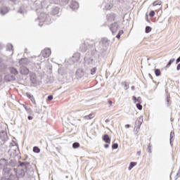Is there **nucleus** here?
<instances>
[{"label": "nucleus", "mask_w": 180, "mask_h": 180, "mask_svg": "<svg viewBox=\"0 0 180 180\" xmlns=\"http://www.w3.org/2000/svg\"><path fill=\"white\" fill-rule=\"evenodd\" d=\"M20 74H22V75H27L29 74V69L25 67L21 68Z\"/></svg>", "instance_id": "obj_3"}, {"label": "nucleus", "mask_w": 180, "mask_h": 180, "mask_svg": "<svg viewBox=\"0 0 180 180\" xmlns=\"http://www.w3.org/2000/svg\"><path fill=\"white\" fill-rule=\"evenodd\" d=\"M95 72H96V68H94L91 70V75H94V74H95Z\"/></svg>", "instance_id": "obj_22"}, {"label": "nucleus", "mask_w": 180, "mask_h": 180, "mask_svg": "<svg viewBox=\"0 0 180 180\" xmlns=\"http://www.w3.org/2000/svg\"><path fill=\"white\" fill-rule=\"evenodd\" d=\"M174 61H175V58L171 59L167 63V65H166V68H169V67H171V64H172Z\"/></svg>", "instance_id": "obj_10"}, {"label": "nucleus", "mask_w": 180, "mask_h": 180, "mask_svg": "<svg viewBox=\"0 0 180 180\" xmlns=\"http://www.w3.org/2000/svg\"><path fill=\"white\" fill-rule=\"evenodd\" d=\"M6 81H15V76L7 75L5 77Z\"/></svg>", "instance_id": "obj_7"}, {"label": "nucleus", "mask_w": 180, "mask_h": 180, "mask_svg": "<svg viewBox=\"0 0 180 180\" xmlns=\"http://www.w3.org/2000/svg\"><path fill=\"white\" fill-rule=\"evenodd\" d=\"M123 88L126 90L129 89V83L124 82L122 83Z\"/></svg>", "instance_id": "obj_11"}, {"label": "nucleus", "mask_w": 180, "mask_h": 180, "mask_svg": "<svg viewBox=\"0 0 180 180\" xmlns=\"http://www.w3.org/2000/svg\"><path fill=\"white\" fill-rule=\"evenodd\" d=\"M120 36H122V35L117 34V35L116 36L117 39H120Z\"/></svg>", "instance_id": "obj_35"}, {"label": "nucleus", "mask_w": 180, "mask_h": 180, "mask_svg": "<svg viewBox=\"0 0 180 180\" xmlns=\"http://www.w3.org/2000/svg\"><path fill=\"white\" fill-rule=\"evenodd\" d=\"M103 44L107 43L108 46H109V40H108L107 39H103Z\"/></svg>", "instance_id": "obj_24"}, {"label": "nucleus", "mask_w": 180, "mask_h": 180, "mask_svg": "<svg viewBox=\"0 0 180 180\" xmlns=\"http://www.w3.org/2000/svg\"><path fill=\"white\" fill-rule=\"evenodd\" d=\"M103 140L105 141V143H107L108 144H110V137H109V135L108 134L103 135Z\"/></svg>", "instance_id": "obj_4"}, {"label": "nucleus", "mask_w": 180, "mask_h": 180, "mask_svg": "<svg viewBox=\"0 0 180 180\" xmlns=\"http://www.w3.org/2000/svg\"><path fill=\"white\" fill-rule=\"evenodd\" d=\"M133 100L134 101H137V102H141V98L140 97H139L138 98L136 96L133 97Z\"/></svg>", "instance_id": "obj_23"}, {"label": "nucleus", "mask_w": 180, "mask_h": 180, "mask_svg": "<svg viewBox=\"0 0 180 180\" xmlns=\"http://www.w3.org/2000/svg\"><path fill=\"white\" fill-rule=\"evenodd\" d=\"M124 32L123 30H120L118 32V34H120V36H122V34H123Z\"/></svg>", "instance_id": "obj_28"}, {"label": "nucleus", "mask_w": 180, "mask_h": 180, "mask_svg": "<svg viewBox=\"0 0 180 180\" xmlns=\"http://www.w3.org/2000/svg\"><path fill=\"white\" fill-rule=\"evenodd\" d=\"M76 61H79V56H78V57L77 58Z\"/></svg>", "instance_id": "obj_39"}, {"label": "nucleus", "mask_w": 180, "mask_h": 180, "mask_svg": "<svg viewBox=\"0 0 180 180\" xmlns=\"http://www.w3.org/2000/svg\"><path fill=\"white\" fill-rule=\"evenodd\" d=\"M94 117H95V114L91 113V114H89V115H86L84 117V119H86L87 120H91V119H94Z\"/></svg>", "instance_id": "obj_8"}, {"label": "nucleus", "mask_w": 180, "mask_h": 180, "mask_svg": "<svg viewBox=\"0 0 180 180\" xmlns=\"http://www.w3.org/2000/svg\"><path fill=\"white\" fill-rule=\"evenodd\" d=\"M130 127V124H126L125 125V129H129Z\"/></svg>", "instance_id": "obj_33"}, {"label": "nucleus", "mask_w": 180, "mask_h": 180, "mask_svg": "<svg viewBox=\"0 0 180 180\" xmlns=\"http://www.w3.org/2000/svg\"><path fill=\"white\" fill-rule=\"evenodd\" d=\"M73 58H75V56H73Z\"/></svg>", "instance_id": "obj_42"}, {"label": "nucleus", "mask_w": 180, "mask_h": 180, "mask_svg": "<svg viewBox=\"0 0 180 180\" xmlns=\"http://www.w3.org/2000/svg\"><path fill=\"white\" fill-rule=\"evenodd\" d=\"M137 155H141V151H138V152H137Z\"/></svg>", "instance_id": "obj_36"}, {"label": "nucleus", "mask_w": 180, "mask_h": 180, "mask_svg": "<svg viewBox=\"0 0 180 180\" xmlns=\"http://www.w3.org/2000/svg\"><path fill=\"white\" fill-rule=\"evenodd\" d=\"M118 147H119V145H118L117 143H114V144H112V148L113 150L117 149Z\"/></svg>", "instance_id": "obj_21"}, {"label": "nucleus", "mask_w": 180, "mask_h": 180, "mask_svg": "<svg viewBox=\"0 0 180 180\" xmlns=\"http://www.w3.org/2000/svg\"><path fill=\"white\" fill-rule=\"evenodd\" d=\"M33 151H34V153H40V148H39V147H37V146H34L33 148Z\"/></svg>", "instance_id": "obj_17"}, {"label": "nucleus", "mask_w": 180, "mask_h": 180, "mask_svg": "<svg viewBox=\"0 0 180 180\" xmlns=\"http://www.w3.org/2000/svg\"><path fill=\"white\" fill-rule=\"evenodd\" d=\"M42 56L45 58H47L50 57V56H51V50L50 49H45L42 51Z\"/></svg>", "instance_id": "obj_2"}, {"label": "nucleus", "mask_w": 180, "mask_h": 180, "mask_svg": "<svg viewBox=\"0 0 180 180\" xmlns=\"http://www.w3.org/2000/svg\"><path fill=\"white\" fill-rule=\"evenodd\" d=\"M11 74H14V75H18V70L15 68H12L11 69Z\"/></svg>", "instance_id": "obj_14"}, {"label": "nucleus", "mask_w": 180, "mask_h": 180, "mask_svg": "<svg viewBox=\"0 0 180 180\" xmlns=\"http://www.w3.org/2000/svg\"><path fill=\"white\" fill-rule=\"evenodd\" d=\"M48 101H53V96H49Z\"/></svg>", "instance_id": "obj_27"}, {"label": "nucleus", "mask_w": 180, "mask_h": 180, "mask_svg": "<svg viewBox=\"0 0 180 180\" xmlns=\"http://www.w3.org/2000/svg\"><path fill=\"white\" fill-rule=\"evenodd\" d=\"M1 180H9V179H8L4 177V178L1 179Z\"/></svg>", "instance_id": "obj_38"}, {"label": "nucleus", "mask_w": 180, "mask_h": 180, "mask_svg": "<svg viewBox=\"0 0 180 180\" xmlns=\"http://www.w3.org/2000/svg\"><path fill=\"white\" fill-rule=\"evenodd\" d=\"M76 5H78L77 3H75Z\"/></svg>", "instance_id": "obj_43"}, {"label": "nucleus", "mask_w": 180, "mask_h": 180, "mask_svg": "<svg viewBox=\"0 0 180 180\" xmlns=\"http://www.w3.org/2000/svg\"><path fill=\"white\" fill-rule=\"evenodd\" d=\"M136 108H137L139 110H143V105H141V104H140V103H136Z\"/></svg>", "instance_id": "obj_19"}, {"label": "nucleus", "mask_w": 180, "mask_h": 180, "mask_svg": "<svg viewBox=\"0 0 180 180\" xmlns=\"http://www.w3.org/2000/svg\"><path fill=\"white\" fill-rule=\"evenodd\" d=\"M162 5V1L161 0H156L153 3V6H158Z\"/></svg>", "instance_id": "obj_5"}, {"label": "nucleus", "mask_w": 180, "mask_h": 180, "mask_svg": "<svg viewBox=\"0 0 180 180\" xmlns=\"http://www.w3.org/2000/svg\"><path fill=\"white\" fill-rule=\"evenodd\" d=\"M33 120V117L32 116H28V120Z\"/></svg>", "instance_id": "obj_32"}, {"label": "nucleus", "mask_w": 180, "mask_h": 180, "mask_svg": "<svg viewBox=\"0 0 180 180\" xmlns=\"http://www.w3.org/2000/svg\"><path fill=\"white\" fill-rule=\"evenodd\" d=\"M81 145H79V143L75 142L72 144L73 148H79Z\"/></svg>", "instance_id": "obj_15"}, {"label": "nucleus", "mask_w": 180, "mask_h": 180, "mask_svg": "<svg viewBox=\"0 0 180 180\" xmlns=\"http://www.w3.org/2000/svg\"><path fill=\"white\" fill-rule=\"evenodd\" d=\"M151 30H153L151 27H150V26L146 27V30H145L146 33H150V32H151Z\"/></svg>", "instance_id": "obj_16"}, {"label": "nucleus", "mask_w": 180, "mask_h": 180, "mask_svg": "<svg viewBox=\"0 0 180 180\" xmlns=\"http://www.w3.org/2000/svg\"><path fill=\"white\" fill-rule=\"evenodd\" d=\"M110 29L112 33H116V32H117V30H119V25H117V22H115L111 24Z\"/></svg>", "instance_id": "obj_1"}, {"label": "nucleus", "mask_w": 180, "mask_h": 180, "mask_svg": "<svg viewBox=\"0 0 180 180\" xmlns=\"http://www.w3.org/2000/svg\"><path fill=\"white\" fill-rule=\"evenodd\" d=\"M108 103H109L110 106H112V103H113L112 102V101H110V100H108Z\"/></svg>", "instance_id": "obj_29"}, {"label": "nucleus", "mask_w": 180, "mask_h": 180, "mask_svg": "<svg viewBox=\"0 0 180 180\" xmlns=\"http://www.w3.org/2000/svg\"><path fill=\"white\" fill-rule=\"evenodd\" d=\"M155 74L156 77H160L161 75V70L160 69L155 70Z\"/></svg>", "instance_id": "obj_12"}, {"label": "nucleus", "mask_w": 180, "mask_h": 180, "mask_svg": "<svg viewBox=\"0 0 180 180\" xmlns=\"http://www.w3.org/2000/svg\"><path fill=\"white\" fill-rule=\"evenodd\" d=\"M104 147H105V148H109V144H105Z\"/></svg>", "instance_id": "obj_34"}, {"label": "nucleus", "mask_w": 180, "mask_h": 180, "mask_svg": "<svg viewBox=\"0 0 180 180\" xmlns=\"http://www.w3.org/2000/svg\"><path fill=\"white\" fill-rule=\"evenodd\" d=\"M25 108L26 109V110H27V108L25 107Z\"/></svg>", "instance_id": "obj_41"}, {"label": "nucleus", "mask_w": 180, "mask_h": 180, "mask_svg": "<svg viewBox=\"0 0 180 180\" xmlns=\"http://www.w3.org/2000/svg\"><path fill=\"white\" fill-rule=\"evenodd\" d=\"M115 19H116V16L115 15H110V16H109V18H108V20L110 22V21H115Z\"/></svg>", "instance_id": "obj_13"}, {"label": "nucleus", "mask_w": 180, "mask_h": 180, "mask_svg": "<svg viewBox=\"0 0 180 180\" xmlns=\"http://www.w3.org/2000/svg\"><path fill=\"white\" fill-rule=\"evenodd\" d=\"M176 70H177V71H179V70H180V63L177 65Z\"/></svg>", "instance_id": "obj_30"}, {"label": "nucleus", "mask_w": 180, "mask_h": 180, "mask_svg": "<svg viewBox=\"0 0 180 180\" xmlns=\"http://www.w3.org/2000/svg\"><path fill=\"white\" fill-rule=\"evenodd\" d=\"M178 63H180V56L176 59V64H178Z\"/></svg>", "instance_id": "obj_31"}, {"label": "nucleus", "mask_w": 180, "mask_h": 180, "mask_svg": "<svg viewBox=\"0 0 180 180\" xmlns=\"http://www.w3.org/2000/svg\"><path fill=\"white\" fill-rule=\"evenodd\" d=\"M149 16H150V18H154V16H155V11H151L149 13Z\"/></svg>", "instance_id": "obj_18"}, {"label": "nucleus", "mask_w": 180, "mask_h": 180, "mask_svg": "<svg viewBox=\"0 0 180 180\" xmlns=\"http://www.w3.org/2000/svg\"><path fill=\"white\" fill-rule=\"evenodd\" d=\"M137 165V162H131L130 164H129V166L128 167V169L130 171L131 169H133L134 167H136Z\"/></svg>", "instance_id": "obj_6"}, {"label": "nucleus", "mask_w": 180, "mask_h": 180, "mask_svg": "<svg viewBox=\"0 0 180 180\" xmlns=\"http://www.w3.org/2000/svg\"><path fill=\"white\" fill-rule=\"evenodd\" d=\"M23 61H27V59L26 58L20 59L19 61L20 64H23Z\"/></svg>", "instance_id": "obj_25"}, {"label": "nucleus", "mask_w": 180, "mask_h": 180, "mask_svg": "<svg viewBox=\"0 0 180 180\" xmlns=\"http://www.w3.org/2000/svg\"><path fill=\"white\" fill-rule=\"evenodd\" d=\"M27 98H29V99H30V101L32 102V103H36V101L34 100V97H33V96L27 93Z\"/></svg>", "instance_id": "obj_9"}, {"label": "nucleus", "mask_w": 180, "mask_h": 180, "mask_svg": "<svg viewBox=\"0 0 180 180\" xmlns=\"http://www.w3.org/2000/svg\"><path fill=\"white\" fill-rule=\"evenodd\" d=\"M21 167H23V165H25V162H21L20 165Z\"/></svg>", "instance_id": "obj_37"}, {"label": "nucleus", "mask_w": 180, "mask_h": 180, "mask_svg": "<svg viewBox=\"0 0 180 180\" xmlns=\"http://www.w3.org/2000/svg\"><path fill=\"white\" fill-rule=\"evenodd\" d=\"M167 105H169V102H171V97L169 96L167 97Z\"/></svg>", "instance_id": "obj_26"}, {"label": "nucleus", "mask_w": 180, "mask_h": 180, "mask_svg": "<svg viewBox=\"0 0 180 180\" xmlns=\"http://www.w3.org/2000/svg\"><path fill=\"white\" fill-rule=\"evenodd\" d=\"M2 79V77L0 76V80Z\"/></svg>", "instance_id": "obj_40"}, {"label": "nucleus", "mask_w": 180, "mask_h": 180, "mask_svg": "<svg viewBox=\"0 0 180 180\" xmlns=\"http://www.w3.org/2000/svg\"><path fill=\"white\" fill-rule=\"evenodd\" d=\"M136 123H137L139 126H141V124L143 123V119L139 118V120L136 121Z\"/></svg>", "instance_id": "obj_20"}]
</instances>
